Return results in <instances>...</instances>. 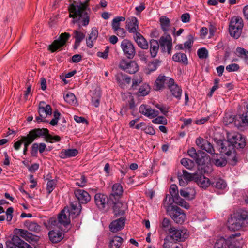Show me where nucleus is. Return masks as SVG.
Segmentation results:
<instances>
[{
	"mask_svg": "<svg viewBox=\"0 0 248 248\" xmlns=\"http://www.w3.org/2000/svg\"><path fill=\"white\" fill-rule=\"evenodd\" d=\"M45 137V140L46 142L54 143L59 142L61 138L58 135L52 136L49 134V131L47 128H34L29 131L27 136H25L23 139L24 149L23 154H27L28 146L32 143L35 140L42 137Z\"/></svg>",
	"mask_w": 248,
	"mask_h": 248,
	"instance_id": "1",
	"label": "nucleus"
},
{
	"mask_svg": "<svg viewBox=\"0 0 248 248\" xmlns=\"http://www.w3.org/2000/svg\"><path fill=\"white\" fill-rule=\"evenodd\" d=\"M87 0L84 2H80L79 5H75L72 3L70 4L68 7V10L69 13V17L73 18L72 22L73 23H78L80 22L82 23V25L84 26H87L90 22V15L87 12V11H90V9L89 8V2H88L87 8L81 10L80 12H78L77 9L79 7H81V5L83 3H85Z\"/></svg>",
	"mask_w": 248,
	"mask_h": 248,
	"instance_id": "2",
	"label": "nucleus"
},
{
	"mask_svg": "<svg viewBox=\"0 0 248 248\" xmlns=\"http://www.w3.org/2000/svg\"><path fill=\"white\" fill-rule=\"evenodd\" d=\"M247 226H248V211L240 209L233 214L229 221L228 227L230 230L236 231Z\"/></svg>",
	"mask_w": 248,
	"mask_h": 248,
	"instance_id": "3",
	"label": "nucleus"
},
{
	"mask_svg": "<svg viewBox=\"0 0 248 248\" xmlns=\"http://www.w3.org/2000/svg\"><path fill=\"white\" fill-rule=\"evenodd\" d=\"M240 236V233L237 232L231 235L228 239L221 237L217 240L214 248H242L243 240L236 238Z\"/></svg>",
	"mask_w": 248,
	"mask_h": 248,
	"instance_id": "4",
	"label": "nucleus"
},
{
	"mask_svg": "<svg viewBox=\"0 0 248 248\" xmlns=\"http://www.w3.org/2000/svg\"><path fill=\"white\" fill-rule=\"evenodd\" d=\"M217 144L220 152L228 156V159L231 161V164L235 165L237 162L235 150L230 140L228 139L227 140H218Z\"/></svg>",
	"mask_w": 248,
	"mask_h": 248,
	"instance_id": "5",
	"label": "nucleus"
},
{
	"mask_svg": "<svg viewBox=\"0 0 248 248\" xmlns=\"http://www.w3.org/2000/svg\"><path fill=\"white\" fill-rule=\"evenodd\" d=\"M94 200L95 205L100 210L107 211L111 207L114 203L113 199H111L110 197H108L107 195L100 193L95 194Z\"/></svg>",
	"mask_w": 248,
	"mask_h": 248,
	"instance_id": "6",
	"label": "nucleus"
},
{
	"mask_svg": "<svg viewBox=\"0 0 248 248\" xmlns=\"http://www.w3.org/2000/svg\"><path fill=\"white\" fill-rule=\"evenodd\" d=\"M243 27V23L241 18L238 16L232 17L229 28L230 35L234 38H238L241 34Z\"/></svg>",
	"mask_w": 248,
	"mask_h": 248,
	"instance_id": "7",
	"label": "nucleus"
},
{
	"mask_svg": "<svg viewBox=\"0 0 248 248\" xmlns=\"http://www.w3.org/2000/svg\"><path fill=\"white\" fill-rule=\"evenodd\" d=\"M121 48L124 55L128 59H133L136 54V50L134 44L128 39H124L121 43Z\"/></svg>",
	"mask_w": 248,
	"mask_h": 248,
	"instance_id": "8",
	"label": "nucleus"
},
{
	"mask_svg": "<svg viewBox=\"0 0 248 248\" xmlns=\"http://www.w3.org/2000/svg\"><path fill=\"white\" fill-rule=\"evenodd\" d=\"M70 35L69 33L64 32L60 34L59 39L54 40L52 43L49 46L48 49L51 52H54L61 47L64 46L66 42L69 39Z\"/></svg>",
	"mask_w": 248,
	"mask_h": 248,
	"instance_id": "9",
	"label": "nucleus"
},
{
	"mask_svg": "<svg viewBox=\"0 0 248 248\" xmlns=\"http://www.w3.org/2000/svg\"><path fill=\"white\" fill-rule=\"evenodd\" d=\"M158 42L163 52L167 51L168 54L171 53L172 42V38L170 34H164L160 37Z\"/></svg>",
	"mask_w": 248,
	"mask_h": 248,
	"instance_id": "10",
	"label": "nucleus"
},
{
	"mask_svg": "<svg viewBox=\"0 0 248 248\" xmlns=\"http://www.w3.org/2000/svg\"><path fill=\"white\" fill-rule=\"evenodd\" d=\"M171 238L176 241H184L187 237V231L186 229H177L175 227H170L169 229Z\"/></svg>",
	"mask_w": 248,
	"mask_h": 248,
	"instance_id": "11",
	"label": "nucleus"
},
{
	"mask_svg": "<svg viewBox=\"0 0 248 248\" xmlns=\"http://www.w3.org/2000/svg\"><path fill=\"white\" fill-rule=\"evenodd\" d=\"M173 81V78L160 74L155 80V90L159 91L164 89L166 87L168 88Z\"/></svg>",
	"mask_w": 248,
	"mask_h": 248,
	"instance_id": "12",
	"label": "nucleus"
},
{
	"mask_svg": "<svg viewBox=\"0 0 248 248\" xmlns=\"http://www.w3.org/2000/svg\"><path fill=\"white\" fill-rule=\"evenodd\" d=\"M228 138L234 148H243L246 145L245 139L240 134H230L228 136Z\"/></svg>",
	"mask_w": 248,
	"mask_h": 248,
	"instance_id": "13",
	"label": "nucleus"
},
{
	"mask_svg": "<svg viewBox=\"0 0 248 248\" xmlns=\"http://www.w3.org/2000/svg\"><path fill=\"white\" fill-rule=\"evenodd\" d=\"M170 215L172 219L178 224H182L186 218V215L183 210L176 206H173Z\"/></svg>",
	"mask_w": 248,
	"mask_h": 248,
	"instance_id": "14",
	"label": "nucleus"
},
{
	"mask_svg": "<svg viewBox=\"0 0 248 248\" xmlns=\"http://www.w3.org/2000/svg\"><path fill=\"white\" fill-rule=\"evenodd\" d=\"M119 67L130 74L135 73L139 69L138 64L135 61L128 62L124 59L120 62Z\"/></svg>",
	"mask_w": 248,
	"mask_h": 248,
	"instance_id": "15",
	"label": "nucleus"
},
{
	"mask_svg": "<svg viewBox=\"0 0 248 248\" xmlns=\"http://www.w3.org/2000/svg\"><path fill=\"white\" fill-rule=\"evenodd\" d=\"M196 145L201 149L205 150L210 154H214L215 150L212 143L207 140L200 137L198 138L195 141Z\"/></svg>",
	"mask_w": 248,
	"mask_h": 248,
	"instance_id": "16",
	"label": "nucleus"
},
{
	"mask_svg": "<svg viewBox=\"0 0 248 248\" xmlns=\"http://www.w3.org/2000/svg\"><path fill=\"white\" fill-rule=\"evenodd\" d=\"M15 234L18 235L20 237L24 239L26 241L31 243V242H37L39 237L33 235L27 230L21 229H15L14 230Z\"/></svg>",
	"mask_w": 248,
	"mask_h": 248,
	"instance_id": "17",
	"label": "nucleus"
},
{
	"mask_svg": "<svg viewBox=\"0 0 248 248\" xmlns=\"http://www.w3.org/2000/svg\"><path fill=\"white\" fill-rule=\"evenodd\" d=\"M64 208H67L69 216H70L72 219L78 217L80 215L82 209L81 205L78 201L71 202L69 206L65 207Z\"/></svg>",
	"mask_w": 248,
	"mask_h": 248,
	"instance_id": "18",
	"label": "nucleus"
},
{
	"mask_svg": "<svg viewBox=\"0 0 248 248\" xmlns=\"http://www.w3.org/2000/svg\"><path fill=\"white\" fill-rule=\"evenodd\" d=\"M75 197L80 204H87L91 200V196L86 191L81 189H76L74 192Z\"/></svg>",
	"mask_w": 248,
	"mask_h": 248,
	"instance_id": "19",
	"label": "nucleus"
},
{
	"mask_svg": "<svg viewBox=\"0 0 248 248\" xmlns=\"http://www.w3.org/2000/svg\"><path fill=\"white\" fill-rule=\"evenodd\" d=\"M126 28L129 33L136 34L139 33V22L136 17H131L127 19Z\"/></svg>",
	"mask_w": 248,
	"mask_h": 248,
	"instance_id": "20",
	"label": "nucleus"
},
{
	"mask_svg": "<svg viewBox=\"0 0 248 248\" xmlns=\"http://www.w3.org/2000/svg\"><path fill=\"white\" fill-rule=\"evenodd\" d=\"M139 111L144 116L150 119L154 118L159 114L157 110L152 109L147 105H141L139 108Z\"/></svg>",
	"mask_w": 248,
	"mask_h": 248,
	"instance_id": "21",
	"label": "nucleus"
},
{
	"mask_svg": "<svg viewBox=\"0 0 248 248\" xmlns=\"http://www.w3.org/2000/svg\"><path fill=\"white\" fill-rule=\"evenodd\" d=\"M125 218L121 217L120 218L115 220L109 224L110 231L113 232H116L122 230L125 225Z\"/></svg>",
	"mask_w": 248,
	"mask_h": 248,
	"instance_id": "22",
	"label": "nucleus"
},
{
	"mask_svg": "<svg viewBox=\"0 0 248 248\" xmlns=\"http://www.w3.org/2000/svg\"><path fill=\"white\" fill-rule=\"evenodd\" d=\"M58 218L59 219V222H61L63 228H67V226H69L70 223L71 216H69L68 210L67 208H64L62 210L61 213L58 215Z\"/></svg>",
	"mask_w": 248,
	"mask_h": 248,
	"instance_id": "23",
	"label": "nucleus"
},
{
	"mask_svg": "<svg viewBox=\"0 0 248 248\" xmlns=\"http://www.w3.org/2000/svg\"><path fill=\"white\" fill-rule=\"evenodd\" d=\"M195 182L200 187L203 189H206L210 185L212 181L209 178L206 177L204 175L201 173H197L195 177Z\"/></svg>",
	"mask_w": 248,
	"mask_h": 248,
	"instance_id": "24",
	"label": "nucleus"
},
{
	"mask_svg": "<svg viewBox=\"0 0 248 248\" xmlns=\"http://www.w3.org/2000/svg\"><path fill=\"white\" fill-rule=\"evenodd\" d=\"M44 102H41L39 103L38 112L39 115L42 118H46L47 115H51L52 114V108L50 105H46V106H44L45 105Z\"/></svg>",
	"mask_w": 248,
	"mask_h": 248,
	"instance_id": "25",
	"label": "nucleus"
},
{
	"mask_svg": "<svg viewBox=\"0 0 248 248\" xmlns=\"http://www.w3.org/2000/svg\"><path fill=\"white\" fill-rule=\"evenodd\" d=\"M112 207H113L114 215L117 217L124 215L127 209V205L125 203L119 202L114 201V203Z\"/></svg>",
	"mask_w": 248,
	"mask_h": 248,
	"instance_id": "26",
	"label": "nucleus"
},
{
	"mask_svg": "<svg viewBox=\"0 0 248 248\" xmlns=\"http://www.w3.org/2000/svg\"><path fill=\"white\" fill-rule=\"evenodd\" d=\"M168 88L169 89L173 97L178 100H180L181 98L182 93V88L177 83H176L174 80Z\"/></svg>",
	"mask_w": 248,
	"mask_h": 248,
	"instance_id": "27",
	"label": "nucleus"
},
{
	"mask_svg": "<svg viewBox=\"0 0 248 248\" xmlns=\"http://www.w3.org/2000/svg\"><path fill=\"white\" fill-rule=\"evenodd\" d=\"M116 79L122 88H124L127 84H129L131 82V78L122 73H119L116 75Z\"/></svg>",
	"mask_w": 248,
	"mask_h": 248,
	"instance_id": "28",
	"label": "nucleus"
},
{
	"mask_svg": "<svg viewBox=\"0 0 248 248\" xmlns=\"http://www.w3.org/2000/svg\"><path fill=\"white\" fill-rule=\"evenodd\" d=\"M48 236L50 240L53 243H57L63 238V233L60 231L52 230L49 231Z\"/></svg>",
	"mask_w": 248,
	"mask_h": 248,
	"instance_id": "29",
	"label": "nucleus"
},
{
	"mask_svg": "<svg viewBox=\"0 0 248 248\" xmlns=\"http://www.w3.org/2000/svg\"><path fill=\"white\" fill-rule=\"evenodd\" d=\"M133 38L135 41L140 47L143 49H147L148 48L149 45L147 41L140 32L135 34Z\"/></svg>",
	"mask_w": 248,
	"mask_h": 248,
	"instance_id": "30",
	"label": "nucleus"
},
{
	"mask_svg": "<svg viewBox=\"0 0 248 248\" xmlns=\"http://www.w3.org/2000/svg\"><path fill=\"white\" fill-rule=\"evenodd\" d=\"M209 159V156L201 150H198L197 155L194 159L198 165L202 166L205 164L206 161Z\"/></svg>",
	"mask_w": 248,
	"mask_h": 248,
	"instance_id": "31",
	"label": "nucleus"
},
{
	"mask_svg": "<svg viewBox=\"0 0 248 248\" xmlns=\"http://www.w3.org/2000/svg\"><path fill=\"white\" fill-rule=\"evenodd\" d=\"M11 239L16 247L19 248H32L29 244L22 240L18 235L14 234Z\"/></svg>",
	"mask_w": 248,
	"mask_h": 248,
	"instance_id": "32",
	"label": "nucleus"
},
{
	"mask_svg": "<svg viewBox=\"0 0 248 248\" xmlns=\"http://www.w3.org/2000/svg\"><path fill=\"white\" fill-rule=\"evenodd\" d=\"M159 21L161 30L164 34H166L170 27V19L165 16H162L160 17Z\"/></svg>",
	"mask_w": 248,
	"mask_h": 248,
	"instance_id": "33",
	"label": "nucleus"
},
{
	"mask_svg": "<svg viewBox=\"0 0 248 248\" xmlns=\"http://www.w3.org/2000/svg\"><path fill=\"white\" fill-rule=\"evenodd\" d=\"M179 192L181 196L188 200L194 199L196 194L195 189L192 187H187L185 189H181Z\"/></svg>",
	"mask_w": 248,
	"mask_h": 248,
	"instance_id": "34",
	"label": "nucleus"
},
{
	"mask_svg": "<svg viewBox=\"0 0 248 248\" xmlns=\"http://www.w3.org/2000/svg\"><path fill=\"white\" fill-rule=\"evenodd\" d=\"M78 154V151L76 149H63L60 153V156L61 158L64 159L75 156Z\"/></svg>",
	"mask_w": 248,
	"mask_h": 248,
	"instance_id": "35",
	"label": "nucleus"
},
{
	"mask_svg": "<svg viewBox=\"0 0 248 248\" xmlns=\"http://www.w3.org/2000/svg\"><path fill=\"white\" fill-rule=\"evenodd\" d=\"M159 48L158 42L155 39H151L150 41V52L152 58L156 56Z\"/></svg>",
	"mask_w": 248,
	"mask_h": 248,
	"instance_id": "36",
	"label": "nucleus"
},
{
	"mask_svg": "<svg viewBox=\"0 0 248 248\" xmlns=\"http://www.w3.org/2000/svg\"><path fill=\"white\" fill-rule=\"evenodd\" d=\"M123 193V187L121 184L116 183L113 185L112 186V191L111 194L109 195V197L111 199H115L116 200L115 196L119 197L122 195Z\"/></svg>",
	"mask_w": 248,
	"mask_h": 248,
	"instance_id": "37",
	"label": "nucleus"
},
{
	"mask_svg": "<svg viewBox=\"0 0 248 248\" xmlns=\"http://www.w3.org/2000/svg\"><path fill=\"white\" fill-rule=\"evenodd\" d=\"M178 189L176 185H172L170 188V195L167 194L165 199V201H166L167 198H169V204L171 203V200L175 199L176 197H178Z\"/></svg>",
	"mask_w": 248,
	"mask_h": 248,
	"instance_id": "38",
	"label": "nucleus"
},
{
	"mask_svg": "<svg viewBox=\"0 0 248 248\" xmlns=\"http://www.w3.org/2000/svg\"><path fill=\"white\" fill-rule=\"evenodd\" d=\"M172 59L175 62L182 63L185 65L188 64L187 56L184 53H177L173 55Z\"/></svg>",
	"mask_w": 248,
	"mask_h": 248,
	"instance_id": "39",
	"label": "nucleus"
},
{
	"mask_svg": "<svg viewBox=\"0 0 248 248\" xmlns=\"http://www.w3.org/2000/svg\"><path fill=\"white\" fill-rule=\"evenodd\" d=\"M211 185L218 189L223 190L227 187V184L225 181L221 178H217L212 181Z\"/></svg>",
	"mask_w": 248,
	"mask_h": 248,
	"instance_id": "40",
	"label": "nucleus"
},
{
	"mask_svg": "<svg viewBox=\"0 0 248 248\" xmlns=\"http://www.w3.org/2000/svg\"><path fill=\"white\" fill-rule=\"evenodd\" d=\"M123 242V239L118 236L113 237L110 240L109 248H119Z\"/></svg>",
	"mask_w": 248,
	"mask_h": 248,
	"instance_id": "41",
	"label": "nucleus"
},
{
	"mask_svg": "<svg viewBox=\"0 0 248 248\" xmlns=\"http://www.w3.org/2000/svg\"><path fill=\"white\" fill-rule=\"evenodd\" d=\"M150 91V87L147 84H142L139 88L136 95L138 97L145 96L148 95Z\"/></svg>",
	"mask_w": 248,
	"mask_h": 248,
	"instance_id": "42",
	"label": "nucleus"
},
{
	"mask_svg": "<svg viewBox=\"0 0 248 248\" xmlns=\"http://www.w3.org/2000/svg\"><path fill=\"white\" fill-rule=\"evenodd\" d=\"M236 55L239 58L244 60L245 62L248 63V51L244 48L237 47L236 49Z\"/></svg>",
	"mask_w": 248,
	"mask_h": 248,
	"instance_id": "43",
	"label": "nucleus"
},
{
	"mask_svg": "<svg viewBox=\"0 0 248 248\" xmlns=\"http://www.w3.org/2000/svg\"><path fill=\"white\" fill-rule=\"evenodd\" d=\"M24 225L30 231L38 232L40 230V226L35 222L26 220Z\"/></svg>",
	"mask_w": 248,
	"mask_h": 248,
	"instance_id": "44",
	"label": "nucleus"
},
{
	"mask_svg": "<svg viewBox=\"0 0 248 248\" xmlns=\"http://www.w3.org/2000/svg\"><path fill=\"white\" fill-rule=\"evenodd\" d=\"M160 62V61L157 59L149 62L146 69V70L147 71V73L148 74H150L151 72L155 71L157 69Z\"/></svg>",
	"mask_w": 248,
	"mask_h": 248,
	"instance_id": "45",
	"label": "nucleus"
},
{
	"mask_svg": "<svg viewBox=\"0 0 248 248\" xmlns=\"http://www.w3.org/2000/svg\"><path fill=\"white\" fill-rule=\"evenodd\" d=\"M182 171L183 174L181 175L183 176L184 179H186L187 182L191 181H195V177L198 173H190L185 170H183Z\"/></svg>",
	"mask_w": 248,
	"mask_h": 248,
	"instance_id": "46",
	"label": "nucleus"
},
{
	"mask_svg": "<svg viewBox=\"0 0 248 248\" xmlns=\"http://www.w3.org/2000/svg\"><path fill=\"white\" fill-rule=\"evenodd\" d=\"M64 100L71 105H74L77 103L76 96L74 93H68L63 96Z\"/></svg>",
	"mask_w": 248,
	"mask_h": 248,
	"instance_id": "47",
	"label": "nucleus"
},
{
	"mask_svg": "<svg viewBox=\"0 0 248 248\" xmlns=\"http://www.w3.org/2000/svg\"><path fill=\"white\" fill-rule=\"evenodd\" d=\"M49 223L52 226H57L59 229L63 232L66 231V229L63 228L62 225H61V222H59V219L58 218V217L57 218L56 217H51L49 219Z\"/></svg>",
	"mask_w": 248,
	"mask_h": 248,
	"instance_id": "48",
	"label": "nucleus"
},
{
	"mask_svg": "<svg viewBox=\"0 0 248 248\" xmlns=\"http://www.w3.org/2000/svg\"><path fill=\"white\" fill-rule=\"evenodd\" d=\"M173 201L176 204L186 209H187L190 207L189 203L186 202L184 199H182L179 196L176 197L175 199H173Z\"/></svg>",
	"mask_w": 248,
	"mask_h": 248,
	"instance_id": "49",
	"label": "nucleus"
},
{
	"mask_svg": "<svg viewBox=\"0 0 248 248\" xmlns=\"http://www.w3.org/2000/svg\"><path fill=\"white\" fill-rule=\"evenodd\" d=\"M181 163L186 169L191 170L194 166L193 161L186 158H183L181 160Z\"/></svg>",
	"mask_w": 248,
	"mask_h": 248,
	"instance_id": "50",
	"label": "nucleus"
},
{
	"mask_svg": "<svg viewBox=\"0 0 248 248\" xmlns=\"http://www.w3.org/2000/svg\"><path fill=\"white\" fill-rule=\"evenodd\" d=\"M57 181L55 179L49 180L47 183L46 190L48 194H50L55 187Z\"/></svg>",
	"mask_w": 248,
	"mask_h": 248,
	"instance_id": "51",
	"label": "nucleus"
},
{
	"mask_svg": "<svg viewBox=\"0 0 248 248\" xmlns=\"http://www.w3.org/2000/svg\"><path fill=\"white\" fill-rule=\"evenodd\" d=\"M61 114L58 110H55L53 112L54 118L49 122L50 124L52 126H56L58 124V120L60 118Z\"/></svg>",
	"mask_w": 248,
	"mask_h": 248,
	"instance_id": "52",
	"label": "nucleus"
},
{
	"mask_svg": "<svg viewBox=\"0 0 248 248\" xmlns=\"http://www.w3.org/2000/svg\"><path fill=\"white\" fill-rule=\"evenodd\" d=\"M197 55L200 59H206L208 57V52L205 48L202 47L198 50Z\"/></svg>",
	"mask_w": 248,
	"mask_h": 248,
	"instance_id": "53",
	"label": "nucleus"
},
{
	"mask_svg": "<svg viewBox=\"0 0 248 248\" xmlns=\"http://www.w3.org/2000/svg\"><path fill=\"white\" fill-rule=\"evenodd\" d=\"M213 163L217 167H224L227 164V160L223 157L220 158L213 159L212 160Z\"/></svg>",
	"mask_w": 248,
	"mask_h": 248,
	"instance_id": "54",
	"label": "nucleus"
},
{
	"mask_svg": "<svg viewBox=\"0 0 248 248\" xmlns=\"http://www.w3.org/2000/svg\"><path fill=\"white\" fill-rule=\"evenodd\" d=\"M87 179L84 175H81L80 179L77 180L75 184L76 186L81 187H83L86 186Z\"/></svg>",
	"mask_w": 248,
	"mask_h": 248,
	"instance_id": "55",
	"label": "nucleus"
},
{
	"mask_svg": "<svg viewBox=\"0 0 248 248\" xmlns=\"http://www.w3.org/2000/svg\"><path fill=\"white\" fill-rule=\"evenodd\" d=\"M152 122L154 124L166 125L167 124V120L163 116H158L153 119Z\"/></svg>",
	"mask_w": 248,
	"mask_h": 248,
	"instance_id": "56",
	"label": "nucleus"
},
{
	"mask_svg": "<svg viewBox=\"0 0 248 248\" xmlns=\"http://www.w3.org/2000/svg\"><path fill=\"white\" fill-rule=\"evenodd\" d=\"M234 122L235 124H236V121L234 120V117L233 116L227 114L223 118V123L225 125H229Z\"/></svg>",
	"mask_w": 248,
	"mask_h": 248,
	"instance_id": "57",
	"label": "nucleus"
},
{
	"mask_svg": "<svg viewBox=\"0 0 248 248\" xmlns=\"http://www.w3.org/2000/svg\"><path fill=\"white\" fill-rule=\"evenodd\" d=\"M74 33L75 40L80 42H81L85 37V34L78 31H74Z\"/></svg>",
	"mask_w": 248,
	"mask_h": 248,
	"instance_id": "58",
	"label": "nucleus"
},
{
	"mask_svg": "<svg viewBox=\"0 0 248 248\" xmlns=\"http://www.w3.org/2000/svg\"><path fill=\"white\" fill-rule=\"evenodd\" d=\"M239 69V65L236 63H232L226 67V70L229 72L237 71Z\"/></svg>",
	"mask_w": 248,
	"mask_h": 248,
	"instance_id": "59",
	"label": "nucleus"
},
{
	"mask_svg": "<svg viewBox=\"0 0 248 248\" xmlns=\"http://www.w3.org/2000/svg\"><path fill=\"white\" fill-rule=\"evenodd\" d=\"M38 145L37 143H34L32 144L31 149V155L32 157H36L38 154Z\"/></svg>",
	"mask_w": 248,
	"mask_h": 248,
	"instance_id": "60",
	"label": "nucleus"
},
{
	"mask_svg": "<svg viewBox=\"0 0 248 248\" xmlns=\"http://www.w3.org/2000/svg\"><path fill=\"white\" fill-rule=\"evenodd\" d=\"M142 81V78L140 77H136L132 80V88L133 89H136V87Z\"/></svg>",
	"mask_w": 248,
	"mask_h": 248,
	"instance_id": "61",
	"label": "nucleus"
},
{
	"mask_svg": "<svg viewBox=\"0 0 248 248\" xmlns=\"http://www.w3.org/2000/svg\"><path fill=\"white\" fill-rule=\"evenodd\" d=\"M143 131H144L145 133L151 135H154L155 133L154 128L152 126L149 125H145L144 128H143Z\"/></svg>",
	"mask_w": 248,
	"mask_h": 248,
	"instance_id": "62",
	"label": "nucleus"
},
{
	"mask_svg": "<svg viewBox=\"0 0 248 248\" xmlns=\"http://www.w3.org/2000/svg\"><path fill=\"white\" fill-rule=\"evenodd\" d=\"M193 43V37L191 35L188 36V40L184 43V47L187 49L191 48Z\"/></svg>",
	"mask_w": 248,
	"mask_h": 248,
	"instance_id": "63",
	"label": "nucleus"
},
{
	"mask_svg": "<svg viewBox=\"0 0 248 248\" xmlns=\"http://www.w3.org/2000/svg\"><path fill=\"white\" fill-rule=\"evenodd\" d=\"M242 120V123L246 125H248V111L244 113L240 117Z\"/></svg>",
	"mask_w": 248,
	"mask_h": 248,
	"instance_id": "64",
	"label": "nucleus"
}]
</instances>
